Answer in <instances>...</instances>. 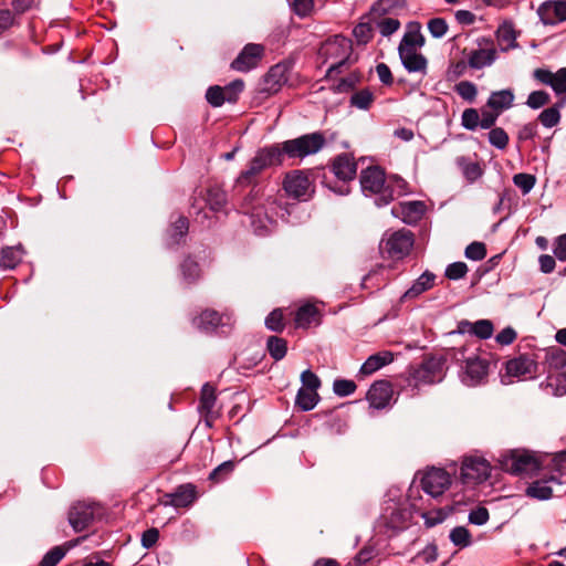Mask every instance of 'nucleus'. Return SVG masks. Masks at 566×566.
<instances>
[{
    "mask_svg": "<svg viewBox=\"0 0 566 566\" xmlns=\"http://www.w3.org/2000/svg\"><path fill=\"white\" fill-rule=\"evenodd\" d=\"M503 465L506 471L513 474L531 473L539 468L536 458L528 451L515 450L505 458Z\"/></svg>",
    "mask_w": 566,
    "mask_h": 566,
    "instance_id": "obj_13",
    "label": "nucleus"
},
{
    "mask_svg": "<svg viewBox=\"0 0 566 566\" xmlns=\"http://www.w3.org/2000/svg\"><path fill=\"white\" fill-rule=\"evenodd\" d=\"M455 163L461 169L464 178L471 184L476 181L483 175L481 165L478 161L471 160L469 157L460 156L455 159Z\"/></svg>",
    "mask_w": 566,
    "mask_h": 566,
    "instance_id": "obj_37",
    "label": "nucleus"
},
{
    "mask_svg": "<svg viewBox=\"0 0 566 566\" xmlns=\"http://www.w3.org/2000/svg\"><path fill=\"white\" fill-rule=\"evenodd\" d=\"M331 169L337 179L346 182L355 178L357 165L349 154H340L333 160ZM333 190L339 195H347L349 192V188L346 184Z\"/></svg>",
    "mask_w": 566,
    "mask_h": 566,
    "instance_id": "obj_10",
    "label": "nucleus"
},
{
    "mask_svg": "<svg viewBox=\"0 0 566 566\" xmlns=\"http://www.w3.org/2000/svg\"><path fill=\"white\" fill-rule=\"evenodd\" d=\"M513 184L521 189L523 195H527L534 188L536 178L534 175L520 172L513 176Z\"/></svg>",
    "mask_w": 566,
    "mask_h": 566,
    "instance_id": "obj_51",
    "label": "nucleus"
},
{
    "mask_svg": "<svg viewBox=\"0 0 566 566\" xmlns=\"http://www.w3.org/2000/svg\"><path fill=\"white\" fill-rule=\"evenodd\" d=\"M490 464L478 457L465 458L461 465V479L465 484L482 483L490 476Z\"/></svg>",
    "mask_w": 566,
    "mask_h": 566,
    "instance_id": "obj_9",
    "label": "nucleus"
},
{
    "mask_svg": "<svg viewBox=\"0 0 566 566\" xmlns=\"http://www.w3.org/2000/svg\"><path fill=\"white\" fill-rule=\"evenodd\" d=\"M192 325L201 332L211 333L220 326H231L232 322L229 315L220 314L214 310H205L193 317Z\"/></svg>",
    "mask_w": 566,
    "mask_h": 566,
    "instance_id": "obj_18",
    "label": "nucleus"
},
{
    "mask_svg": "<svg viewBox=\"0 0 566 566\" xmlns=\"http://www.w3.org/2000/svg\"><path fill=\"white\" fill-rule=\"evenodd\" d=\"M545 363L549 370H560L566 367V350L552 347L545 352Z\"/></svg>",
    "mask_w": 566,
    "mask_h": 566,
    "instance_id": "obj_40",
    "label": "nucleus"
},
{
    "mask_svg": "<svg viewBox=\"0 0 566 566\" xmlns=\"http://www.w3.org/2000/svg\"><path fill=\"white\" fill-rule=\"evenodd\" d=\"M448 516V513L443 509L423 512L421 517L424 520L427 527H433L442 523Z\"/></svg>",
    "mask_w": 566,
    "mask_h": 566,
    "instance_id": "obj_60",
    "label": "nucleus"
},
{
    "mask_svg": "<svg viewBox=\"0 0 566 566\" xmlns=\"http://www.w3.org/2000/svg\"><path fill=\"white\" fill-rule=\"evenodd\" d=\"M73 545L74 544L69 543L67 547L54 546L43 556L39 566H56L62 560V558L65 556L67 548Z\"/></svg>",
    "mask_w": 566,
    "mask_h": 566,
    "instance_id": "obj_44",
    "label": "nucleus"
},
{
    "mask_svg": "<svg viewBox=\"0 0 566 566\" xmlns=\"http://www.w3.org/2000/svg\"><path fill=\"white\" fill-rule=\"evenodd\" d=\"M392 397L391 385L386 380L375 381L367 391V400L376 409L385 408Z\"/></svg>",
    "mask_w": 566,
    "mask_h": 566,
    "instance_id": "obj_23",
    "label": "nucleus"
},
{
    "mask_svg": "<svg viewBox=\"0 0 566 566\" xmlns=\"http://www.w3.org/2000/svg\"><path fill=\"white\" fill-rule=\"evenodd\" d=\"M464 349L460 350L457 354V360H463L464 366H462V381L468 386H476L482 384L488 375L490 369V360L486 357H482L479 355L465 356Z\"/></svg>",
    "mask_w": 566,
    "mask_h": 566,
    "instance_id": "obj_6",
    "label": "nucleus"
},
{
    "mask_svg": "<svg viewBox=\"0 0 566 566\" xmlns=\"http://www.w3.org/2000/svg\"><path fill=\"white\" fill-rule=\"evenodd\" d=\"M275 209V200L268 199L266 206L254 207L250 213L251 224L255 233L263 235L270 231L274 223L273 210Z\"/></svg>",
    "mask_w": 566,
    "mask_h": 566,
    "instance_id": "obj_17",
    "label": "nucleus"
},
{
    "mask_svg": "<svg viewBox=\"0 0 566 566\" xmlns=\"http://www.w3.org/2000/svg\"><path fill=\"white\" fill-rule=\"evenodd\" d=\"M513 91L511 88H505L492 92L486 102V106L501 114L503 111L511 108L513 106Z\"/></svg>",
    "mask_w": 566,
    "mask_h": 566,
    "instance_id": "obj_31",
    "label": "nucleus"
},
{
    "mask_svg": "<svg viewBox=\"0 0 566 566\" xmlns=\"http://www.w3.org/2000/svg\"><path fill=\"white\" fill-rule=\"evenodd\" d=\"M489 143L497 148V149H505L509 145L510 138L507 133L502 127H494L492 128L489 134Z\"/></svg>",
    "mask_w": 566,
    "mask_h": 566,
    "instance_id": "obj_49",
    "label": "nucleus"
},
{
    "mask_svg": "<svg viewBox=\"0 0 566 566\" xmlns=\"http://www.w3.org/2000/svg\"><path fill=\"white\" fill-rule=\"evenodd\" d=\"M420 29L421 25L418 22L408 24L407 31L399 43L398 52H402V50L417 51V49L424 45V38Z\"/></svg>",
    "mask_w": 566,
    "mask_h": 566,
    "instance_id": "obj_28",
    "label": "nucleus"
},
{
    "mask_svg": "<svg viewBox=\"0 0 566 566\" xmlns=\"http://www.w3.org/2000/svg\"><path fill=\"white\" fill-rule=\"evenodd\" d=\"M196 488L192 484H184L177 488L174 493L166 494V505L175 507H187L196 500Z\"/></svg>",
    "mask_w": 566,
    "mask_h": 566,
    "instance_id": "obj_26",
    "label": "nucleus"
},
{
    "mask_svg": "<svg viewBox=\"0 0 566 566\" xmlns=\"http://www.w3.org/2000/svg\"><path fill=\"white\" fill-rule=\"evenodd\" d=\"M394 360V354L389 350H381L370 355L359 369V375L369 376L390 364Z\"/></svg>",
    "mask_w": 566,
    "mask_h": 566,
    "instance_id": "obj_30",
    "label": "nucleus"
},
{
    "mask_svg": "<svg viewBox=\"0 0 566 566\" xmlns=\"http://www.w3.org/2000/svg\"><path fill=\"white\" fill-rule=\"evenodd\" d=\"M415 243L411 231L401 229L386 233L380 241V251L392 260H401L409 254Z\"/></svg>",
    "mask_w": 566,
    "mask_h": 566,
    "instance_id": "obj_5",
    "label": "nucleus"
},
{
    "mask_svg": "<svg viewBox=\"0 0 566 566\" xmlns=\"http://www.w3.org/2000/svg\"><path fill=\"white\" fill-rule=\"evenodd\" d=\"M234 470V462L233 461H224L223 463L219 464L217 468H214L211 473L209 474V480L213 482H220L224 480L228 475L232 473Z\"/></svg>",
    "mask_w": 566,
    "mask_h": 566,
    "instance_id": "obj_57",
    "label": "nucleus"
},
{
    "mask_svg": "<svg viewBox=\"0 0 566 566\" xmlns=\"http://www.w3.org/2000/svg\"><path fill=\"white\" fill-rule=\"evenodd\" d=\"M266 348L270 356L274 360H281L285 357L287 352V343L285 339L277 336H270L266 340Z\"/></svg>",
    "mask_w": 566,
    "mask_h": 566,
    "instance_id": "obj_42",
    "label": "nucleus"
},
{
    "mask_svg": "<svg viewBox=\"0 0 566 566\" xmlns=\"http://www.w3.org/2000/svg\"><path fill=\"white\" fill-rule=\"evenodd\" d=\"M449 484L450 475L443 469L432 468L421 479L422 490L432 497L441 495Z\"/></svg>",
    "mask_w": 566,
    "mask_h": 566,
    "instance_id": "obj_16",
    "label": "nucleus"
},
{
    "mask_svg": "<svg viewBox=\"0 0 566 566\" xmlns=\"http://www.w3.org/2000/svg\"><path fill=\"white\" fill-rule=\"evenodd\" d=\"M399 57L403 67L409 73H422L426 74L428 61L424 55L419 53L418 51H409L402 50V52H398Z\"/></svg>",
    "mask_w": 566,
    "mask_h": 566,
    "instance_id": "obj_29",
    "label": "nucleus"
},
{
    "mask_svg": "<svg viewBox=\"0 0 566 566\" xmlns=\"http://www.w3.org/2000/svg\"><path fill=\"white\" fill-rule=\"evenodd\" d=\"M301 389H308L312 391H317L322 384L318 376L310 369H306L301 374Z\"/></svg>",
    "mask_w": 566,
    "mask_h": 566,
    "instance_id": "obj_62",
    "label": "nucleus"
},
{
    "mask_svg": "<svg viewBox=\"0 0 566 566\" xmlns=\"http://www.w3.org/2000/svg\"><path fill=\"white\" fill-rule=\"evenodd\" d=\"M406 7V0H378L371 8L370 14L374 18L382 15H396Z\"/></svg>",
    "mask_w": 566,
    "mask_h": 566,
    "instance_id": "obj_35",
    "label": "nucleus"
},
{
    "mask_svg": "<svg viewBox=\"0 0 566 566\" xmlns=\"http://www.w3.org/2000/svg\"><path fill=\"white\" fill-rule=\"evenodd\" d=\"M217 401L216 389L210 384H205L201 388L198 410L203 417L208 427H211L213 421L218 418V412L214 410Z\"/></svg>",
    "mask_w": 566,
    "mask_h": 566,
    "instance_id": "obj_21",
    "label": "nucleus"
},
{
    "mask_svg": "<svg viewBox=\"0 0 566 566\" xmlns=\"http://www.w3.org/2000/svg\"><path fill=\"white\" fill-rule=\"evenodd\" d=\"M530 497L548 500L553 495V489L545 481H535L526 490Z\"/></svg>",
    "mask_w": 566,
    "mask_h": 566,
    "instance_id": "obj_45",
    "label": "nucleus"
},
{
    "mask_svg": "<svg viewBox=\"0 0 566 566\" xmlns=\"http://www.w3.org/2000/svg\"><path fill=\"white\" fill-rule=\"evenodd\" d=\"M243 87L244 83L241 80L233 81L226 88L218 85L210 86L206 92V99L212 107H220L226 101L235 102L237 94L242 92Z\"/></svg>",
    "mask_w": 566,
    "mask_h": 566,
    "instance_id": "obj_14",
    "label": "nucleus"
},
{
    "mask_svg": "<svg viewBox=\"0 0 566 566\" xmlns=\"http://www.w3.org/2000/svg\"><path fill=\"white\" fill-rule=\"evenodd\" d=\"M101 506L96 503L77 502L69 511V522L75 532H82L90 526Z\"/></svg>",
    "mask_w": 566,
    "mask_h": 566,
    "instance_id": "obj_8",
    "label": "nucleus"
},
{
    "mask_svg": "<svg viewBox=\"0 0 566 566\" xmlns=\"http://www.w3.org/2000/svg\"><path fill=\"white\" fill-rule=\"evenodd\" d=\"M468 273V265L464 262H454L447 266L444 275L449 280H460Z\"/></svg>",
    "mask_w": 566,
    "mask_h": 566,
    "instance_id": "obj_64",
    "label": "nucleus"
},
{
    "mask_svg": "<svg viewBox=\"0 0 566 566\" xmlns=\"http://www.w3.org/2000/svg\"><path fill=\"white\" fill-rule=\"evenodd\" d=\"M265 326L273 332H282L284 329V316L280 308L273 310L265 318Z\"/></svg>",
    "mask_w": 566,
    "mask_h": 566,
    "instance_id": "obj_54",
    "label": "nucleus"
},
{
    "mask_svg": "<svg viewBox=\"0 0 566 566\" xmlns=\"http://www.w3.org/2000/svg\"><path fill=\"white\" fill-rule=\"evenodd\" d=\"M496 39L502 51H509L518 46L516 42V32L511 22H504L496 31Z\"/></svg>",
    "mask_w": 566,
    "mask_h": 566,
    "instance_id": "obj_36",
    "label": "nucleus"
},
{
    "mask_svg": "<svg viewBox=\"0 0 566 566\" xmlns=\"http://www.w3.org/2000/svg\"><path fill=\"white\" fill-rule=\"evenodd\" d=\"M461 125L469 130H475L480 126V114L475 108H467L461 116Z\"/></svg>",
    "mask_w": 566,
    "mask_h": 566,
    "instance_id": "obj_55",
    "label": "nucleus"
},
{
    "mask_svg": "<svg viewBox=\"0 0 566 566\" xmlns=\"http://www.w3.org/2000/svg\"><path fill=\"white\" fill-rule=\"evenodd\" d=\"M264 53L261 44H247L239 55L232 61L231 67L238 72H249L256 67Z\"/></svg>",
    "mask_w": 566,
    "mask_h": 566,
    "instance_id": "obj_15",
    "label": "nucleus"
},
{
    "mask_svg": "<svg viewBox=\"0 0 566 566\" xmlns=\"http://www.w3.org/2000/svg\"><path fill=\"white\" fill-rule=\"evenodd\" d=\"M553 253L558 261L566 262V233L554 239ZM560 275L566 276V268L560 272Z\"/></svg>",
    "mask_w": 566,
    "mask_h": 566,
    "instance_id": "obj_58",
    "label": "nucleus"
},
{
    "mask_svg": "<svg viewBox=\"0 0 566 566\" xmlns=\"http://www.w3.org/2000/svg\"><path fill=\"white\" fill-rule=\"evenodd\" d=\"M391 212L394 216L400 217L405 223L416 224L422 219L426 205L418 200L400 202L399 206L392 208Z\"/></svg>",
    "mask_w": 566,
    "mask_h": 566,
    "instance_id": "obj_22",
    "label": "nucleus"
},
{
    "mask_svg": "<svg viewBox=\"0 0 566 566\" xmlns=\"http://www.w3.org/2000/svg\"><path fill=\"white\" fill-rule=\"evenodd\" d=\"M180 269L182 277L188 284L197 282L201 276V270L198 262L191 258L185 259L180 265Z\"/></svg>",
    "mask_w": 566,
    "mask_h": 566,
    "instance_id": "obj_43",
    "label": "nucleus"
},
{
    "mask_svg": "<svg viewBox=\"0 0 566 566\" xmlns=\"http://www.w3.org/2000/svg\"><path fill=\"white\" fill-rule=\"evenodd\" d=\"M205 202L211 211H221L227 203V193L222 188L212 186L207 190Z\"/></svg>",
    "mask_w": 566,
    "mask_h": 566,
    "instance_id": "obj_38",
    "label": "nucleus"
},
{
    "mask_svg": "<svg viewBox=\"0 0 566 566\" xmlns=\"http://www.w3.org/2000/svg\"><path fill=\"white\" fill-rule=\"evenodd\" d=\"M533 77L541 84L549 86L557 96L566 94V67L552 72L548 69H535Z\"/></svg>",
    "mask_w": 566,
    "mask_h": 566,
    "instance_id": "obj_19",
    "label": "nucleus"
},
{
    "mask_svg": "<svg viewBox=\"0 0 566 566\" xmlns=\"http://www.w3.org/2000/svg\"><path fill=\"white\" fill-rule=\"evenodd\" d=\"M356 388V384L348 379H336L333 384V390L339 397H347L352 395Z\"/></svg>",
    "mask_w": 566,
    "mask_h": 566,
    "instance_id": "obj_61",
    "label": "nucleus"
},
{
    "mask_svg": "<svg viewBox=\"0 0 566 566\" xmlns=\"http://www.w3.org/2000/svg\"><path fill=\"white\" fill-rule=\"evenodd\" d=\"M319 323V311L311 303L303 304L295 313V325L300 328H308L312 324Z\"/></svg>",
    "mask_w": 566,
    "mask_h": 566,
    "instance_id": "obj_32",
    "label": "nucleus"
},
{
    "mask_svg": "<svg viewBox=\"0 0 566 566\" xmlns=\"http://www.w3.org/2000/svg\"><path fill=\"white\" fill-rule=\"evenodd\" d=\"M408 192V184L398 176H391L386 180V189L381 199H375L377 207L389 205L396 197L403 196Z\"/></svg>",
    "mask_w": 566,
    "mask_h": 566,
    "instance_id": "obj_24",
    "label": "nucleus"
},
{
    "mask_svg": "<svg viewBox=\"0 0 566 566\" xmlns=\"http://www.w3.org/2000/svg\"><path fill=\"white\" fill-rule=\"evenodd\" d=\"M450 541L459 547H467L471 544V534L463 526H457L450 532Z\"/></svg>",
    "mask_w": 566,
    "mask_h": 566,
    "instance_id": "obj_52",
    "label": "nucleus"
},
{
    "mask_svg": "<svg viewBox=\"0 0 566 566\" xmlns=\"http://www.w3.org/2000/svg\"><path fill=\"white\" fill-rule=\"evenodd\" d=\"M537 13L545 25H556L566 21V0H549L543 2Z\"/></svg>",
    "mask_w": 566,
    "mask_h": 566,
    "instance_id": "obj_20",
    "label": "nucleus"
},
{
    "mask_svg": "<svg viewBox=\"0 0 566 566\" xmlns=\"http://www.w3.org/2000/svg\"><path fill=\"white\" fill-rule=\"evenodd\" d=\"M496 60V50L490 49H478L472 50L468 56V64L470 67L481 70L485 66H490Z\"/></svg>",
    "mask_w": 566,
    "mask_h": 566,
    "instance_id": "obj_33",
    "label": "nucleus"
},
{
    "mask_svg": "<svg viewBox=\"0 0 566 566\" xmlns=\"http://www.w3.org/2000/svg\"><path fill=\"white\" fill-rule=\"evenodd\" d=\"M326 145L324 133L314 132L282 143L285 157L303 160L321 151Z\"/></svg>",
    "mask_w": 566,
    "mask_h": 566,
    "instance_id": "obj_4",
    "label": "nucleus"
},
{
    "mask_svg": "<svg viewBox=\"0 0 566 566\" xmlns=\"http://www.w3.org/2000/svg\"><path fill=\"white\" fill-rule=\"evenodd\" d=\"M551 101V96L546 91L538 90L533 91L528 94L526 105L532 109H538L547 105Z\"/></svg>",
    "mask_w": 566,
    "mask_h": 566,
    "instance_id": "obj_50",
    "label": "nucleus"
},
{
    "mask_svg": "<svg viewBox=\"0 0 566 566\" xmlns=\"http://www.w3.org/2000/svg\"><path fill=\"white\" fill-rule=\"evenodd\" d=\"M374 94L368 88L355 92L350 96V105L359 109H368L374 102Z\"/></svg>",
    "mask_w": 566,
    "mask_h": 566,
    "instance_id": "obj_47",
    "label": "nucleus"
},
{
    "mask_svg": "<svg viewBox=\"0 0 566 566\" xmlns=\"http://www.w3.org/2000/svg\"><path fill=\"white\" fill-rule=\"evenodd\" d=\"M352 41L344 35H335L326 40L319 48L318 54L325 62H329L327 75L340 73L352 55Z\"/></svg>",
    "mask_w": 566,
    "mask_h": 566,
    "instance_id": "obj_3",
    "label": "nucleus"
},
{
    "mask_svg": "<svg viewBox=\"0 0 566 566\" xmlns=\"http://www.w3.org/2000/svg\"><path fill=\"white\" fill-rule=\"evenodd\" d=\"M385 172L379 167H368L360 174L361 191L365 196H376L381 199L386 189Z\"/></svg>",
    "mask_w": 566,
    "mask_h": 566,
    "instance_id": "obj_12",
    "label": "nucleus"
},
{
    "mask_svg": "<svg viewBox=\"0 0 566 566\" xmlns=\"http://www.w3.org/2000/svg\"><path fill=\"white\" fill-rule=\"evenodd\" d=\"M23 256V250L21 247H8L2 249L0 265L6 269H14Z\"/></svg>",
    "mask_w": 566,
    "mask_h": 566,
    "instance_id": "obj_41",
    "label": "nucleus"
},
{
    "mask_svg": "<svg viewBox=\"0 0 566 566\" xmlns=\"http://www.w3.org/2000/svg\"><path fill=\"white\" fill-rule=\"evenodd\" d=\"M446 375V359L442 356H428L421 363L408 368V384L413 387L440 382Z\"/></svg>",
    "mask_w": 566,
    "mask_h": 566,
    "instance_id": "obj_2",
    "label": "nucleus"
},
{
    "mask_svg": "<svg viewBox=\"0 0 566 566\" xmlns=\"http://www.w3.org/2000/svg\"><path fill=\"white\" fill-rule=\"evenodd\" d=\"M493 331H494V326L490 319H479L473 323L472 335H474L481 339H488L492 336Z\"/></svg>",
    "mask_w": 566,
    "mask_h": 566,
    "instance_id": "obj_56",
    "label": "nucleus"
},
{
    "mask_svg": "<svg viewBox=\"0 0 566 566\" xmlns=\"http://www.w3.org/2000/svg\"><path fill=\"white\" fill-rule=\"evenodd\" d=\"M283 189L289 197L300 201H307L314 193V185L302 170H293L286 174L283 180Z\"/></svg>",
    "mask_w": 566,
    "mask_h": 566,
    "instance_id": "obj_7",
    "label": "nucleus"
},
{
    "mask_svg": "<svg viewBox=\"0 0 566 566\" xmlns=\"http://www.w3.org/2000/svg\"><path fill=\"white\" fill-rule=\"evenodd\" d=\"M455 92L467 102H473L476 98L478 90L475 84L470 81H461L455 85Z\"/></svg>",
    "mask_w": 566,
    "mask_h": 566,
    "instance_id": "obj_53",
    "label": "nucleus"
},
{
    "mask_svg": "<svg viewBox=\"0 0 566 566\" xmlns=\"http://www.w3.org/2000/svg\"><path fill=\"white\" fill-rule=\"evenodd\" d=\"M318 401L319 395L317 391L300 388L295 398V406L302 411H310L316 407Z\"/></svg>",
    "mask_w": 566,
    "mask_h": 566,
    "instance_id": "obj_39",
    "label": "nucleus"
},
{
    "mask_svg": "<svg viewBox=\"0 0 566 566\" xmlns=\"http://www.w3.org/2000/svg\"><path fill=\"white\" fill-rule=\"evenodd\" d=\"M284 158L282 143L260 148L250 160L249 167L239 175L237 182L241 186L250 185L264 169L282 165Z\"/></svg>",
    "mask_w": 566,
    "mask_h": 566,
    "instance_id": "obj_1",
    "label": "nucleus"
},
{
    "mask_svg": "<svg viewBox=\"0 0 566 566\" xmlns=\"http://www.w3.org/2000/svg\"><path fill=\"white\" fill-rule=\"evenodd\" d=\"M289 64L277 63L273 65L265 75V91L270 93L277 92L289 80Z\"/></svg>",
    "mask_w": 566,
    "mask_h": 566,
    "instance_id": "obj_25",
    "label": "nucleus"
},
{
    "mask_svg": "<svg viewBox=\"0 0 566 566\" xmlns=\"http://www.w3.org/2000/svg\"><path fill=\"white\" fill-rule=\"evenodd\" d=\"M189 229V222L186 217H178V219L171 224L169 230L171 244H179L181 239L187 234Z\"/></svg>",
    "mask_w": 566,
    "mask_h": 566,
    "instance_id": "obj_46",
    "label": "nucleus"
},
{
    "mask_svg": "<svg viewBox=\"0 0 566 566\" xmlns=\"http://www.w3.org/2000/svg\"><path fill=\"white\" fill-rule=\"evenodd\" d=\"M436 275L430 271H424L412 285L402 294L400 301L417 298L422 293L431 290L434 286Z\"/></svg>",
    "mask_w": 566,
    "mask_h": 566,
    "instance_id": "obj_27",
    "label": "nucleus"
},
{
    "mask_svg": "<svg viewBox=\"0 0 566 566\" xmlns=\"http://www.w3.org/2000/svg\"><path fill=\"white\" fill-rule=\"evenodd\" d=\"M538 364L527 354L520 355L506 361V376L517 380L532 379L537 375Z\"/></svg>",
    "mask_w": 566,
    "mask_h": 566,
    "instance_id": "obj_11",
    "label": "nucleus"
},
{
    "mask_svg": "<svg viewBox=\"0 0 566 566\" xmlns=\"http://www.w3.org/2000/svg\"><path fill=\"white\" fill-rule=\"evenodd\" d=\"M464 254L469 260L481 261L486 255V247L483 242L474 241L465 248Z\"/></svg>",
    "mask_w": 566,
    "mask_h": 566,
    "instance_id": "obj_59",
    "label": "nucleus"
},
{
    "mask_svg": "<svg viewBox=\"0 0 566 566\" xmlns=\"http://www.w3.org/2000/svg\"><path fill=\"white\" fill-rule=\"evenodd\" d=\"M448 23L442 18H433L428 22V30L433 38L440 39L448 32Z\"/></svg>",
    "mask_w": 566,
    "mask_h": 566,
    "instance_id": "obj_63",
    "label": "nucleus"
},
{
    "mask_svg": "<svg viewBox=\"0 0 566 566\" xmlns=\"http://www.w3.org/2000/svg\"><path fill=\"white\" fill-rule=\"evenodd\" d=\"M566 105V97L562 96L555 104L542 111L538 115L539 123L546 127L552 128L559 124L562 115L560 109Z\"/></svg>",
    "mask_w": 566,
    "mask_h": 566,
    "instance_id": "obj_34",
    "label": "nucleus"
},
{
    "mask_svg": "<svg viewBox=\"0 0 566 566\" xmlns=\"http://www.w3.org/2000/svg\"><path fill=\"white\" fill-rule=\"evenodd\" d=\"M376 21V27L382 36H389L400 28V22L395 17L382 15Z\"/></svg>",
    "mask_w": 566,
    "mask_h": 566,
    "instance_id": "obj_48",
    "label": "nucleus"
}]
</instances>
